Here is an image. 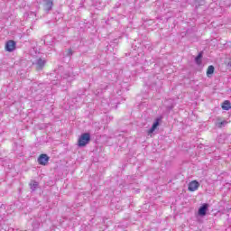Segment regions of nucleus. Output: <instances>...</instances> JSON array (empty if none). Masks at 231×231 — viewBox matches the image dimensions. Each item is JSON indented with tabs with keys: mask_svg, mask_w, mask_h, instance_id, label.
Returning <instances> with one entry per match:
<instances>
[{
	"mask_svg": "<svg viewBox=\"0 0 231 231\" xmlns=\"http://www.w3.org/2000/svg\"><path fill=\"white\" fill-rule=\"evenodd\" d=\"M231 108V103L228 100H226L223 104H222V109H224V111H228Z\"/></svg>",
	"mask_w": 231,
	"mask_h": 231,
	"instance_id": "nucleus-11",
	"label": "nucleus"
},
{
	"mask_svg": "<svg viewBox=\"0 0 231 231\" xmlns=\"http://www.w3.org/2000/svg\"><path fill=\"white\" fill-rule=\"evenodd\" d=\"M89 142H91V134L89 133H84L78 140V147H86Z\"/></svg>",
	"mask_w": 231,
	"mask_h": 231,
	"instance_id": "nucleus-1",
	"label": "nucleus"
},
{
	"mask_svg": "<svg viewBox=\"0 0 231 231\" xmlns=\"http://www.w3.org/2000/svg\"><path fill=\"white\" fill-rule=\"evenodd\" d=\"M214 66L210 65L208 66V69H207V76L210 77V75H214Z\"/></svg>",
	"mask_w": 231,
	"mask_h": 231,
	"instance_id": "nucleus-14",
	"label": "nucleus"
},
{
	"mask_svg": "<svg viewBox=\"0 0 231 231\" xmlns=\"http://www.w3.org/2000/svg\"><path fill=\"white\" fill-rule=\"evenodd\" d=\"M17 43H15L14 41L13 40H10L6 42L5 44V50L6 51H9V52H12L14 51V50H15V46H16Z\"/></svg>",
	"mask_w": 231,
	"mask_h": 231,
	"instance_id": "nucleus-8",
	"label": "nucleus"
},
{
	"mask_svg": "<svg viewBox=\"0 0 231 231\" xmlns=\"http://www.w3.org/2000/svg\"><path fill=\"white\" fill-rule=\"evenodd\" d=\"M207 210H208V204L204 203V204L199 208V216H207Z\"/></svg>",
	"mask_w": 231,
	"mask_h": 231,
	"instance_id": "nucleus-10",
	"label": "nucleus"
},
{
	"mask_svg": "<svg viewBox=\"0 0 231 231\" xmlns=\"http://www.w3.org/2000/svg\"><path fill=\"white\" fill-rule=\"evenodd\" d=\"M104 92V88H98V89H97L96 91H95V95L97 96V97H98L101 93H103Z\"/></svg>",
	"mask_w": 231,
	"mask_h": 231,
	"instance_id": "nucleus-17",
	"label": "nucleus"
},
{
	"mask_svg": "<svg viewBox=\"0 0 231 231\" xmlns=\"http://www.w3.org/2000/svg\"><path fill=\"white\" fill-rule=\"evenodd\" d=\"M43 8L45 12H50L53 8V1L44 0Z\"/></svg>",
	"mask_w": 231,
	"mask_h": 231,
	"instance_id": "nucleus-9",
	"label": "nucleus"
},
{
	"mask_svg": "<svg viewBox=\"0 0 231 231\" xmlns=\"http://www.w3.org/2000/svg\"><path fill=\"white\" fill-rule=\"evenodd\" d=\"M62 80H67V82H73L75 80V74L73 72H64L61 76Z\"/></svg>",
	"mask_w": 231,
	"mask_h": 231,
	"instance_id": "nucleus-3",
	"label": "nucleus"
},
{
	"mask_svg": "<svg viewBox=\"0 0 231 231\" xmlns=\"http://www.w3.org/2000/svg\"><path fill=\"white\" fill-rule=\"evenodd\" d=\"M160 122H162V118L158 117L155 119V122H153L152 127L148 130V134H152V133L158 129Z\"/></svg>",
	"mask_w": 231,
	"mask_h": 231,
	"instance_id": "nucleus-7",
	"label": "nucleus"
},
{
	"mask_svg": "<svg viewBox=\"0 0 231 231\" xmlns=\"http://www.w3.org/2000/svg\"><path fill=\"white\" fill-rule=\"evenodd\" d=\"M50 162V157L46 153H42L38 158L39 165H47Z\"/></svg>",
	"mask_w": 231,
	"mask_h": 231,
	"instance_id": "nucleus-5",
	"label": "nucleus"
},
{
	"mask_svg": "<svg viewBox=\"0 0 231 231\" xmlns=\"http://www.w3.org/2000/svg\"><path fill=\"white\" fill-rule=\"evenodd\" d=\"M36 228H39V224H36Z\"/></svg>",
	"mask_w": 231,
	"mask_h": 231,
	"instance_id": "nucleus-20",
	"label": "nucleus"
},
{
	"mask_svg": "<svg viewBox=\"0 0 231 231\" xmlns=\"http://www.w3.org/2000/svg\"><path fill=\"white\" fill-rule=\"evenodd\" d=\"M227 124H228V121L224 120L221 117H217V120L215 122V125L218 129H223V127H226Z\"/></svg>",
	"mask_w": 231,
	"mask_h": 231,
	"instance_id": "nucleus-4",
	"label": "nucleus"
},
{
	"mask_svg": "<svg viewBox=\"0 0 231 231\" xmlns=\"http://www.w3.org/2000/svg\"><path fill=\"white\" fill-rule=\"evenodd\" d=\"M104 89H107V85H105V86H104Z\"/></svg>",
	"mask_w": 231,
	"mask_h": 231,
	"instance_id": "nucleus-19",
	"label": "nucleus"
},
{
	"mask_svg": "<svg viewBox=\"0 0 231 231\" xmlns=\"http://www.w3.org/2000/svg\"><path fill=\"white\" fill-rule=\"evenodd\" d=\"M198 189H199V182H198V180H192L189 183L188 190H189V192H196Z\"/></svg>",
	"mask_w": 231,
	"mask_h": 231,
	"instance_id": "nucleus-6",
	"label": "nucleus"
},
{
	"mask_svg": "<svg viewBox=\"0 0 231 231\" xmlns=\"http://www.w3.org/2000/svg\"><path fill=\"white\" fill-rule=\"evenodd\" d=\"M225 138H226V135L225 134H220L217 138V141L218 143H225Z\"/></svg>",
	"mask_w": 231,
	"mask_h": 231,
	"instance_id": "nucleus-15",
	"label": "nucleus"
},
{
	"mask_svg": "<svg viewBox=\"0 0 231 231\" xmlns=\"http://www.w3.org/2000/svg\"><path fill=\"white\" fill-rule=\"evenodd\" d=\"M30 187H31V189L32 191H35L37 190V187H39V182L35 181V180H32L31 183H30Z\"/></svg>",
	"mask_w": 231,
	"mask_h": 231,
	"instance_id": "nucleus-12",
	"label": "nucleus"
},
{
	"mask_svg": "<svg viewBox=\"0 0 231 231\" xmlns=\"http://www.w3.org/2000/svg\"><path fill=\"white\" fill-rule=\"evenodd\" d=\"M199 1H204V0H197V1L195 2V4L198 5V6H201V4L199 3Z\"/></svg>",
	"mask_w": 231,
	"mask_h": 231,
	"instance_id": "nucleus-18",
	"label": "nucleus"
},
{
	"mask_svg": "<svg viewBox=\"0 0 231 231\" xmlns=\"http://www.w3.org/2000/svg\"><path fill=\"white\" fill-rule=\"evenodd\" d=\"M32 226H33V228H35V223H33Z\"/></svg>",
	"mask_w": 231,
	"mask_h": 231,
	"instance_id": "nucleus-21",
	"label": "nucleus"
},
{
	"mask_svg": "<svg viewBox=\"0 0 231 231\" xmlns=\"http://www.w3.org/2000/svg\"><path fill=\"white\" fill-rule=\"evenodd\" d=\"M203 58V52H199L198 56L195 58V62L199 66L201 64V59Z\"/></svg>",
	"mask_w": 231,
	"mask_h": 231,
	"instance_id": "nucleus-13",
	"label": "nucleus"
},
{
	"mask_svg": "<svg viewBox=\"0 0 231 231\" xmlns=\"http://www.w3.org/2000/svg\"><path fill=\"white\" fill-rule=\"evenodd\" d=\"M73 55V50L69 49L67 51L64 53V57H69L71 59V56Z\"/></svg>",
	"mask_w": 231,
	"mask_h": 231,
	"instance_id": "nucleus-16",
	"label": "nucleus"
},
{
	"mask_svg": "<svg viewBox=\"0 0 231 231\" xmlns=\"http://www.w3.org/2000/svg\"><path fill=\"white\" fill-rule=\"evenodd\" d=\"M33 65L35 66L36 69L39 71L46 66V60L39 58L33 62Z\"/></svg>",
	"mask_w": 231,
	"mask_h": 231,
	"instance_id": "nucleus-2",
	"label": "nucleus"
}]
</instances>
